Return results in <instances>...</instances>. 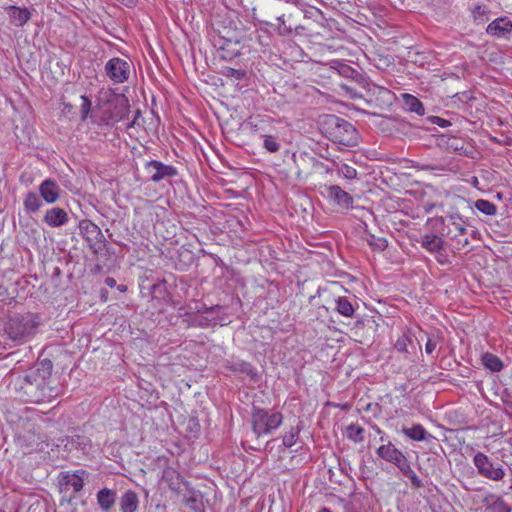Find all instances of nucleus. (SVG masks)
<instances>
[{"mask_svg":"<svg viewBox=\"0 0 512 512\" xmlns=\"http://www.w3.org/2000/svg\"><path fill=\"white\" fill-rule=\"evenodd\" d=\"M80 100V119L84 121L90 116L92 123L100 126H112L118 123L129 111L127 97L111 88H102L98 91L94 107L86 95L80 96Z\"/></svg>","mask_w":512,"mask_h":512,"instance_id":"f257e3e1","label":"nucleus"},{"mask_svg":"<svg viewBox=\"0 0 512 512\" xmlns=\"http://www.w3.org/2000/svg\"><path fill=\"white\" fill-rule=\"evenodd\" d=\"M43 367L42 377H38L34 371L25 377V385L22 387L25 394L30 397L31 401H46L53 397L52 389L46 382V377L50 375L52 364L50 361L41 362Z\"/></svg>","mask_w":512,"mask_h":512,"instance_id":"f03ea898","label":"nucleus"},{"mask_svg":"<svg viewBox=\"0 0 512 512\" xmlns=\"http://www.w3.org/2000/svg\"><path fill=\"white\" fill-rule=\"evenodd\" d=\"M38 324V318L34 315L14 316L9 319L5 331L13 341L23 342L34 333Z\"/></svg>","mask_w":512,"mask_h":512,"instance_id":"7ed1b4c3","label":"nucleus"},{"mask_svg":"<svg viewBox=\"0 0 512 512\" xmlns=\"http://www.w3.org/2000/svg\"><path fill=\"white\" fill-rule=\"evenodd\" d=\"M282 422L283 415L280 412L254 409L252 413V428L258 437L272 433L280 427Z\"/></svg>","mask_w":512,"mask_h":512,"instance_id":"20e7f679","label":"nucleus"},{"mask_svg":"<svg viewBox=\"0 0 512 512\" xmlns=\"http://www.w3.org/2000/svg\"><path fill=\"white\" fill-rule=\"evenodd\" d=\"M376 453L382 460L397 466L406 476L410 477V474H414L404 453L396 448L390 441L381 445Z\"/></svg>","mask_w":512,"mask_h":512,"instance_id":"39448f33","label":"nucleus"},{"mask_svg":"<svg viewBox=\"0 0 512 512\" xmlns=\"http://www.w3.org/2000/svg\"><path fill=\"white\" fill-rule=\"evenodd\" d=\"M132 64L122 58L114 57L105 64V73L115 84H121L128 81L131 73Z\"/></svg>","mask_w":512,"mask_h":512,"instance_id":"423d86ee","label":"nucleus"},{"mask_svg":"<svg viewBox=\"0 0 512 512\" xmlns=\"http://www.w3.org/2000/svg\"><path fill=\"white\" fill-rule=\"evenodd\" d=\"M473 463L478 473L490 480L500 481L503 479L505 473L502 466H495L490 458L482 452H477L473 457Z\"/></svg>","mask_w":512,"mask_h":512,"instance_id":"0eeeda50","label":"nucleus"},{"mask_svg":"<svg viewBox=\"0 0 512 512\" xmlns=\"http://www.w3.org/2000/svg\"><path fill=\"white\" fill-rule=\"evenodd\" d=\"M145 169L150 175L151 181L157 183L165 178L175 177L177 169L172 165H166L160 161L152 160L146 163Z\"/></svg>","mask_w":512,"mask_h":512,"instance_id":"6e6552de","label":"nucleus"},{"mask_svg":"<svg viewBox=\"0 0 512 512\" xmlns=\"http://www.w3.org/2000/svg\"><path fill=\"white\" fill-rule=\"evenodd\" d=\"M222 308L219 306L207 308L204 312L199 314L196 317V322L199 326L209 327L220 325L223 326L227 324V319L223 318L220 313Z\"/></svg>","mask_w":512,"mask_h":512,"instance_id":"1a4fd4ad","label":"nucleus"},{"mask_svg":"<svg viewBox=\"0 0 512 512\" xmlns=\"http://www.w3.org/2000/svg\"><path fill=\"white\" fill-rule=\"evenodd\" d=\"M512 32V21L508 17H499L490 22L486 28V33L497 37H507Z\"/></svg>","mask_w":512,"mask_h":512,"instance_id":"9d476101","label":"nucleus"},{"mask_svg":"<svg viewBox=\"0 0 512 512\" xmlns=\"http://www.w3.org/2000/svg\"><path fill=\"white\" fill-rule=\"evenodd\" d=\"M162 481L165 482L168 487L176 493H181L186 487V483L184 482L182 476L172 467H167L163 470Z\"/></svg>","mask_w":512,"mask_h":512,"instance_id":"9b49d317","label":"nucleus"},{"mask_svg":"<svg viewBox=\"0 0 512 512\" xmlns=\"http://www.w3.org/2000/svg\"><path fill=\"white\" fill-rule=\"evenodd\" d=\"M39 192L46 203L53 204L59 199L61 189L55 181L46 179L40 184Z\"/></svg>","mask_w":512,"mask_h":512,"instance_id":"f8f14e48","label":"nucleus"},{"mask_svg":"<svg viewBox=\"0 0 512 512\" xmlns=\"http://www.w3.org/2000/svg\"><path fill=\"white\" fill-rule=\"evenodd\" d=\"M6 11L9 16L10 23L16 27H23L32 16L31 11L26 7L8 6Z\"/></svg>","mask_w":512,"mask_h":512,"instance_id":"ddd939ff","label":"nucleus"},{"mask_svg":"<svg viewBox=\"0 0 512 512\" xmlns=\"http://www.w3.org/2000/svg\"><path fill=\"white\" fill-rule=\"evenodd\" d=\"M43 220L49 227L57 228L66 225L69 222V216L65 210L53 207L46 211Z\"/></svg>","mask_w":512,"mask_h":512,"instance_id":"4468645a","label":"nucleus"},{"mask_svg":"<svg viewBox=\"0 0 512 512\" xmlns=\"http://www.w3.org/2000/svg\"><path fill=\"white\" fill-rule=\"evenodd\" d=\"M327 196L335 203L345 208H349L353 203V198L350 196V194L344 191L338 185L329 186L327 188Z\"/></svg>","mask_w":512,"mask_h":512,"instance_id":"2eb2a0df","label":"nucleus"},{"mask_svg":"<svg viewBox=\"0 0 512 512\" xmlns=\"http://www.w3.org/2000/svg\"><path fill=\"white\" fill-rule=\"evenodd\" d=\"M87 476L85 470H77L76 472L63 473L62 479L67 486H70L74 492H79L84 486V479Z\"/></svg>","mask_w":512,"mask_h":512,"instance_id":"dca6fc26","label":"nucleus"},{"mask_svg":"<svg viewBox=\"0 0 512 512\" xmlns=\"http://www.w3.org/2000/svg\"><path fill=\"white\" fill-rule=\"evenodd\" d=\"M139 503L140 501L138 495L132 490H127L122 494L120 498V511L137 512L139 508Z\"/></svg>","mask_w":512,"mask_h":512,"instance_id":"f3484780","label":"nucleus"},{"mask_svg":"<svg viewBox=\"0 0 512 512\" xmlns=\"http://www.w3.org/2000/svg\"><path fill=\"white\" fill-rule=\"evenodd\" d=\"M421 246L430 253H439L443 249V239L435 234H426L421 237Z\"/></svg>","mask_w":512,"mask_h":512,"instance_id":"a211bd4d","label":"nucleus"},{"mask_svg":"<svg viewBox=\"0 0 512 512\" xmlns=\"http://www.w3.org/2000/svg\"><path fill=\"white\" fill-rule=\"evenodd\" d=\"M115 500L116 492L111 489L103 488L97 493V503L102 510H110L114 506Z\"/></svg>","mask_w":512,"mask_h":512,"instance_id":"6ab92c4d","label":"nucleus"},{"mask_svg":"<svg viewBox=\"0 0 512 512\" xmlns=\"http://www.w3.org/2000/svg\"><path fill=\"white\" fill-rule=\"evenodd\" d=\"M402 433L413 441H426L432 437L421 424H415L410 428H403Z\"/></svg>","mask_w":512,"mask_h":512,"instance_id":"aec40b11","label":"nucleus"},{"mask_svg":"<svg viewBox=\"0 0 512 512\" xmlns=\"http://www.w3.org/2000/svg\"><path fill=\"white\" fill-rule=\"evenodd\" d=\"M403 105L406 110L415 112L418 115H424L425 109L422 102L412 94H402Z\"/></svg>","mask_w":512,"mask_h":512,"instance_id":"412c9836","label":"nucleus"},{"mask_svg":"<svg viewBox=\"0 0 512 512\" xmlns=\"http://www.w3.org/2000/svg\"><path fill=\"white\" fill-rule=\"evenodd\" d=\"M472 16L477 25H482L490 20V10L486 5H476L472 9Z\"/></svg>","mask_w":512,"mask_h":512,"instance_id":"4be33fe9","label":"nucleus"},{"mask_svg":"<svg viewBox=\"0 0 512 512\" xmlns=\"http://www.w3.org/2000/svg\"><path fill=\"white\" fill-rule=\"evenodd\" d=\"M24 208L28 212H36L42 206L41 198L35 192H29L23 201Z\"/></svg>","mask_w":512,"mask_h":512,"instance_id":"5701e85b","label":"nucleus"},{"mask_svg":"<svg viewBox=\"0 0 512 512\" xmlns=\"http://www.w3.org/2000/svg\"><path fill=\"white\" fill-rule=\"evenodd\" d=\"M353 135L349 139H344L343 137H340L336 135L335 132H341V130H326L325 135L328 137H333L335 141H338L340 144L346 147H353L358 143V137L355 134L356 130H351Z\"/></svg>","mask_w":512,"mask_h":512,"instance_id":"b1692460","label":"nucleus"},{"mask_svg":"<svg viewBox=\"0 0 512 512\" xmlns=\"http://www.w3.org/2000/svg\"><path fill=\"white\" fill-rule=\"evenodd\" d=\"M482 363L486 368L493 372H499L503 367L501 360L491 353H485L482 356Z\"/></svg>","mask_w":512,"mask_h":512,"instance_id":"393cba45","label":"nucleus"},{"mask_svg":"<svg viewBox=\"0 0 512 512\" xmlns=\"http://www.w3.org/2000/svg\"><path fill=\"white\" fill-rule=\"evenodd\" d=\"M344 123L346 122L343 119L332 114H325L319 117V125L327 126V128H342Z\"/></svg>","mask_w":512,"mask_h":512,"instance_id":"a878e982","label":"nucleus"},{"mask_svg":"<svg viewBox=\"0 0 512 512\" xmlns=\"http://www.w3.org/2000/svg\"><path fill=\"white\" fill-rule=\"evenodd\" d=\"M486 501L489 503L490 512H510V508L499 497L490 495L486 498Z\"/></svg>","mask_w":512,"mask_h":512,"instance_id":"bb28decb","label":"nucleus"},{"mask_svg":"<svg viewBox=\"0 0 512 512\" xmlns=\"http://www.w3.org/2000/svg\"><path fill=\"white\" fill-rule=\"evenodd\" d=\"M336 309L341 315H343L345 317H351L354 314V308H353L352 304L345 297L337 298Z\"/></svg>","mask_w":512,"mask_h":512,"instance_id":"cd10ccee","label":"nucleus"},{"mask_svg":"<svg viewBox=\"0 0 512 512\" xmlns=\"http://www.w3.org/2000/svg\"><path fill=\"white\" fill-rule=\"evenodd\" d=\"M347 437L354 442L363 441L364 429L358 424H351L347 427Z\"/></svg>","mask_w":512,"mask_h":512,"instance_id":"c85d7f7f","label":"nucleus"},{"mask_svg":"<svg viewBox=\"0 0 512 512\" xmlns=\"http://www.w3.org/2000/svg\"><path fill=\"white\" fill-rule=\"evenodd\" d=\"M300 429L298 427H291L289 431H287L283 438L282 443L285 447L291 448L296 444Z\"/></svg>","mask_w":512,"mask_h":512,"instance_id":"c756f323","label":"nucleus"},{"mask_svg":"<svg viewBox=\"0 0 512 512\" xmlns=\"http://www.w3.org/2000/svg\"><path fill=\"white\" fill-rule=\"evenodd\" d=\"M475 207L483 214L489 216L496 214L497 211L496 206L492 202L484 199L477 200L475 202Z\"/></svg>","mask_w":512,"mask_h":512,"instance_id":"7c9ffc66","label":"nucleus"},{"mask_svg":"<svg viewBox=\"0 0 512 512\" xmlns=\"http://www.w3.org/2000/svg\"><path fill=\"white\" fill-rule=\"evenodd\" d=\"M427 120L430 124L438 125L441 128H446L448 126H453V125L458 124L457 121H455L454 117H452L450 119H445V118H442L439 116H429L427 118ZM456 120H459V118L457 117Z\"/></svg>","mask_w":512,"mask_h":512,"instance_id":"2f4dec72","label":"nucleus"},{"mask_svg":"<svg viewBox=\"0 0 512 512\" xmlns=\"http://www.w3.org/2000/svg\"><path fill=\"white\" fill-rule=\"evenodd\" d=\"M278 26L277 31L280 36L289 37L293 34V27L291 25H287L285 21V16L281 15L277 18Z\"/></svg>","mask_w":512,"mask_h":512,"instance_id":"473e14b6","label":"nucleus"},{"mask_svg":"<svg viewBox=\"0 0 512 512\" xmlns=\"http://www.w3.org/2000/svg\"><path fill=\"white\" fill-rule=\"evenodd\" d=\"M238 43H234V47L232 49L226 48L225 46H221V50L223 51V54L221 55V58L226 60H231L235 56L239 55V49H238Z\"/></svg>","mask_w":512,"mask_h":512,"instance_id":"72a5a7b5","label":"nucleus"},{"mask_svg":"<svg viewBox=\"0 0 512 512\" xmlns=\"http://www.w3.org/2000/svg\"><path fill=\"white\" fill-rule=\"evenodd\" d=\"M410 341L411 340L407 334L401 335L395 342L396 350L399 352H406Z\"/></svg>","mask_w":512,"mask_h":512,"instance_id":"f704fd0d","label":"nucleus"},{"mask_svg":"<svg viewBox=\"0 0 512 512\" xmlns=\"http://www.w3.org/2000/svg\"><path fill=\"white\" fill-rule=\"evenodd\" d=\"M264 147L269 152H277L280 148L279 142L272 136H266L264 139Z\"/></svg>","mask_w":512,"mask_h":512,"instance_id":"c9c22d12","label":"nucleus"},{"mask_svg":"<svg viewBox=\"0 0 512 512\" xmlns=\"http://www.w3.org/2000/svg\"><path fill=\"white\" fill-rule=\"evenodd\" d=\"M340 173L342 174V176L344 178L350 179V180L357 177V170L347 164H344L341 166Z\"/></svg>","mask_w":512,"mask_h":512,"instance_id":"e433bc0d","label":"nucleus"},{"mask_svg":"<svg viewBox=\"0 0 512 512\" xmlns=\"http://www.w3.org/2000/svg\"><path fill=\"white\" fill-rule=\"evenodd\" d=\"M224 75L227 77H234L235 79L240 80L244 77L245 72L243 70L227 67L225 69Z\"/></svg>","mask_w":512,"mask_h":512,"instance_id":"4c0bfd02","label":"nucleus"},{"mask_svg":"<svg viewBox=\"0 0 512 512\" xmlns=\"http://www.w3.org/2000/svg\"><path fill=\"white\" fill-rule=\"evenodd\" d=\"M61 114H62V116H64L65 118H68V119H73L76 115V113L74 111V107L70 103L63 104Z\"/></svg>","mask_w":512,"mask_h":512,"instance_id":"58836bf2","label":"nucleus"},{"mask_svg":"<svg viewBox=\"0 0 512 512\" xmlns=\"http://www.w3.org/2000/svg\"><path fill=\"white\" fill-rule=\"evenodd\" d=\"M257 40L260 45L267 46L269 44L270 34L268 30H261L257 32Z\"/></svg>","mask_w":512,"mask_h":512,"instance_id":"ea45409f","label":"nucleus"},{"mask_svg":"<svg viewBox=\"0 0 512 512\" xmlns=\"http://www.w3.org/2000/svg\"><path fill=\"white\" fill-rule=\"evenodd\" d=\"M436 346H437V342L432 338H428L426 345H425L426 353L429 355L432 354L435 351Z\"/></svg>","mask_w":512,"mask_h":512,"instance_id":"a19ab883","label":"nucleus"},{"mask_svg":"<svg viewBox=\"0 0 512 512\" xmlns=\"http://www.w3.org/2000/svg\"><path fill=\"white\" fill-rule=\"evenodd\" d=\"M341 74L348 76V77H353L354 74L358 75V72L356 70H354L353 68H351L350 66L344 65L341 68Z\"/></svg>","mask_w":512,"mask_h":512,"instance_id":"79ce46f5","label":"nucleus"},{"mask_svg":"<svg viewBox=\"0 0 512 512\" xmlns=\"http://www.w3.org/2000/svg\"><path fill=\"white\" fill-rule=\"evenodd\" d=\"M452 225L454 226L455 230L460 234L463 235L466 233V228L459 222L453 221Z\"/></svg>","mask_w":512,"mask_h":512,"instance_id":"37998d69","label":"nucleus"},{"mask_svg":"<svg viewBox=\"0 0 512 512\" xmlns=\"http://www.w3.org/2000/svg\"><path fill=\"white\" fill-rule=\"evenodd\" d=\"M341 88L344 89L347 93L350 94L351 98H357L360 97L359 94H357L352 88H350L347 85H341Z\"/></svg>","mask_w":512,"mask_h":512,"instance_id":"c03bdc74","label":"nucleus"},{"mask_svg":"<svg viewBox=\"0 0 512 512\" xmlns=\"http://www.w3.org/2000/svg\"><path fill=\"white\" fill-rule=\"evenodd\" d=\"M139 117H140V111L137 110L134 120L132 121V123L127 124V128H133V126H135V125L140 126L141 124L139 122Z\"/></svg>","mask_w":512,"mask_h":512,"instance_id":"a18cd8bd","label":"nucleus"},{"mask_svg":"<svg viewBox=\"0 0 512 512\" xmlns=\"http://www.w3.org/2000/svg\"><path fill=\"white\" fill-rule=\"evenodd\" d=\"M305 30V27L302 25H296L295 27H293V33L297 35H301Z\"/></svg>","mask_w":512,"mask_h":512,"instance_id":"49530a36","label":"nucleus"},{"mask_svg":"<svg viewBox=\"0 0 512 512\" xmlns=\"http://www.w3.org/2000/svg\"><path fill=\"white\" fill-rule=\"evenodd\" d=\"M105 284L109 287H114L116 285V280L112 277H108L105 279Z\"/></svg>","mask_w":512,"mask_h":512,"instance_id":"de8ad7c7","label":"nucleus"},{"mask_svg":"<svg viewBox=\"0 0 512 512\" xmlns=\"http://www.w3.org/2000/svg\"><path fill=\"white\" fill-rule=\"evenodd\" d=\"M378 248L384 250L387 247V241L385 239H378Z\"/></svg>","mask_w":512,"mask_h":512,"instance_id":"09e8293b","label":"nucleus"},{"mask_svg":"<svg viewBox=\"0 0 512 512\" xmlns=\"http://www.w3.org/2000/svg\"><path fill=\"white\" fill-rule=\"evenodd\" d=\"M318 512H331L328 508H322Z\"/></svg>","mask_w":512,"mask_h":512,"instance_id":"8fccbe9b","label":"nucleus"},{"mask_svg":"<svg viewBox=\"0 0 512 512\" xmlns=\"http://www.w3.org/2000/svg\"><path fill=\"white\" fill-rule=\"evenodd\" d=\"M90 225L92 226V228H93V229H95V230H97V229H98L96 225H94V224H92V223H90Z\"/></svg>","mask_w":512,"mask_h":512,"instance_id":"3c124183","label":"nucleus"},{"mask_svg":"<svg viewBox=\"0 0 512 512\" xmlns=\"http://www.w3.org/2000/svg\"><path fill=\"white\" fill-rule=\"evenodd\" d=\"M120 291H125L126 290V287L125 286H122L121 288H119Z\"/></svg>","mask_w":512,"mask_h":512,"instance_id":"603ef678","label":"nucleus"},{"mask_svg":"<svg viewBox=\"0 0 512 512\" xmlns=\"http://www.w3.org/2000/svg\"><path fill=\"white\" fill-rule=\"evenodd\" d=\"M0 512H3V511L0 510Z\"/></svg>","mask_w":512,"mask_h":512,"instance_id":"864d4df0","label":"nucleus"}]
</instances>
